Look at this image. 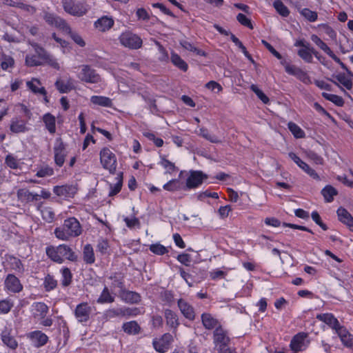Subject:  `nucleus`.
<instances>
[{
    "mask_svg": "<svg viewBox=\"0 0 353 353\" xmlns=\"http://www.w3.org/2000/svg\"><path fill=\"white\" fill-rule=\"evenodd\" d=\"M54 233L57 239L68 241L79 236L82 233V228L76 218L70 217L65 219L61 227L55 228Z\"/></svg>",
    "mask_w": 353,
    "mask_h": 353,
    "instance_id": "f257e3e1",
    "label": "nucleus"
},
{
    "mask_svg": "<svg viewBox=\"0 0 353 353\" xmlns=\"http://www.w3.org/2000/svg\"><path fill=\"white\" fill-rule=\"evenodd\" d=\"M46 254L49 258L57 263H62L63 259L71 261L77 260V256L72 250L67 245L62 244L57 247H48L46 248Z\"/></svg>",
    "mask_w": 353,
    "mask_h": 353,
    "instance_id": "f03ea898",
    "label": "nucleus"
},
{
    "mask_svg": "<svg viewBox=\"0 0 353 353\" xmlns=\"http://www.w3.org/2000/svg\"><path fill=\"white\" fill-rule=\"evenodd\" d=\"M184 176H185V185H184L185 190L196 188L208 178L205 174L199 170H190L189 172L181 170L179 173V178H183Z\"/></svg>",
    "mask_w": 353,
    "mask_h": 353,
    "instance_id": "7ed1b4c3",
    "label": "nucleus"
},
{
    "mask_svg": "<svg viewBox=\"0 0 353 353\" xmlns=\"http://www.w3.org/2000/svg\"><path fill=\"white\" fill-rule=\"evenodd\" d=\"M99 154L103 168L108 170L110 174H115L117 166L116 155L108 148H103Z\"/></svg>",
    "mask_w": 353,
    "mask_h": 353,
    "instance_id": "20e7f679",
    "label": "nucleus"
},
{
    "mask_svg": "<svg viewBox=\"0 0 353 353\" xmlns=\"http://www.w3.org/2000/svg\"><path fill=\"white\" fill-rule=\"evenodd\" d=\"M62 5L64 10L73 16L81 17L88 12L87 5L77 0H63Z\"/></svg>",
    "mask_w": 353,
    "mask_h": 353,
    "instance_id": "39448f33",
    "label": "nucleus"
},
{
    "mask_svg": "<svg viewBox=\"0 0 353 353\" xmlns=\"http://www.w3.org/2000/svg\"><path fill=\"white\" fill-rule=\"evenodd\" d=\"M119 41L121 46L132 50L139 49L143 44L141 38L130 31L122 32L119 37Z\"/></svg>",
    "mask_w": 353,
    "mask_h": 353,
    "instance_id": "423d86ee",
    "label": "nucleus"
},
{
    "mask_svg": "<svg viewBox=\"0 0 353 353\" xmlns=\"http://www.w3.org/2000/svg\"><path fill=\"white\" fill-rule=\"evenodd\" d=\"M78 78L86 83H97L101 81L100 75L88 65L81 66V70L78 74Z\"/></svg>",
    "mask_w": 353,
    "mask_h": 353,
    "instance_id": "0eeeda50",
    "label": "nucleus"
},
{
    "mask_svg": "<svg viewBox=\"0 0 353 353\" xmlns=\"http://www.w3.org/2000/svg\"><path fill=\"white\" fill-rule=\"evenodd\" d=\"M53 150L55 163L59 167H61L65 162V158L67 155V152L65 146L61 138L56 139Z\"/></svg>",
    "mask_w": 353,
    "mask_h": 353,
    "instance_id": "6e6552de",
    "label": "nucleus"
},
{
    "mask_svg": "<svg viewBox=\"0 0 353 353\" xmlns=\"http://www.w3.org/2000/svg\"><path fill=\"white\" fill-rule=\"evenodd\" d=\"M92 312V307L87 303L83 302L77 305L74 316L78 322L86 323L89 321Z\"/></svg>",
    "mask_w": 353,
    "mask_h": 353,
    "instance_id": "1a4fd4ad",
    "label": "nucleus"
},
{
    "mask_svg": "<svg viewBox=\"0 0 353 353\" xmlns=\"http://www.w3.org/2000/svg\"><path fill=\"white\" fill-rule=\"evenodd\" d=\"M5 290L9 293H19L22 291L23 285L19 279L14 274H8L4 281Z\"/></svg>",
    "mask_w": 353,
    "mask_h": 353,
    "instance_id": "9d476101",
    "label": "nucleus"
},
{
    "mask_svg": "<svg viewBox=\"0 0 353 353\" xmlns=\"http://www.w3.org/2000/svg\"><path fill=\"white\" fill-rule=\"evenodd\" d=\"M11 326H6L1 333V339L3 343L12 350L18 347V342L12 335Z\"/></svg>",
    "mask_w": 353,
    "mask_h": 353,
    "instance_id": "9b49d317",
    "label": "nucleus"
},
{
    "mask_svg": "<svg viewBox=\"0 0 353 353\" xmlns=\"http://www.w3.org/2000/svg\"><path fill=\"white\" fill-rule=\"evenodd\" d=\"M44 19L49 25L54 26L63 32L69 31V25L64 19L59 17H57L50 13H46Z\"/></svg>",
    "mask_w": 353,
    "mask_h": 353,
    "instance_id": "f8f14e48",
    "label": "nucleus"
},
{
    "mask_svg": "<svg viewBox=\"0 0 353 353\" xmlns=\"http://www.w3.org/2000/svg\"><path fill=\"white\" fill-rule=\"evenodd\" d=\"M289 157L303 171L314 179L319 180V176L314 170L311 168L306 163L303 161L295 153L290 152Z\"/></svg>",
    "mask_w": 353,
    "mask_h": 353,
    "instance_id": "ddd939ff",
    "label": "nucleus"
},
{
    "mask_svg": "<svg viewBox=\"0 0 353 353\" xmlns=\"http://www.w3.org/2000/svg\"><path fill=\"white\" fill-rule=\"evenodd\" d=\"M28 338L31 341L32 345L36 347L43 346L48 342V337L41 331H34L28 334Z\"/></svg>",
    "mask_w": 353,
    "mask_h": 353,
    "instance_id": "4468645a",
    "label": "nucleus"
},
{
    "mask_svg": "<svg viewBox=\"0 0 353 353\" xmlns=\"http://www.w3.org/2000/svg\"><path fill=\"white\" fill-rule=\"evenodd\" d=\"M26 85L33 93L43 95L44 97L45 102H48V99L46 96V90L44 87L41 86V83L39 79L33 78L30 81L26 82Z\"/></svg>",
    "mask_w": 353,
    "mask_h": 353,
    "instance_id": "2eb2a0df",
    "label": "nucleus"
},
{
    "mask_svg": "<svg viewBox=\"0 0 353 353\" xmlns=\"http://www.w3.org/2000/svg\"><path fill=\"white\" fill-rule=\"evenodd\" d=\"M181 314L188 319L192 321L195 318L194 307L185 300L180 299L177 302Z\"/></svg>",
    "mask_w": 353,
    "mask_h": 353,
    "instance_id": "dca6fc26",
    "label": "nucleus"
},
{
    "mask_svg": "<svg viewBox=\"0 0 353 353\" xmlns=\"http://www.w3.org/2000/svg\"><path fill=\"white\" fill-rule=\"evenodd\" d=\"M31 312L34 319L41 320L46 316L48 307L44 303L36 302L31 306Z\"/></svg>",
    "mask_w": 353,
    "mask_h": 353,
    "instance_id": "f3484780",
    "label": "nucleus"
},
{
    "mask_svg": "<svg viewBox=\"0 0 353 353\" xmlns=\"http://www.w3.org/2000/svg\"><path fill=\"white\" fill-rule=\"evenodd\" d=\"M172 336L170 334H165L161 339L154 341L153 345L155 350L161 353L167 352L169 349L170 343Z\"/></svg>",
    "mask_w": 353,
    "mask_h": 353,
    "instance_id": "a211bd4d",
    "label": "nucleus"
},
{
    "mask_svg": "<svg viewBox=\"0 0 353 353\" xmlns=\"http://www.w3.org/2000/svg\"><path fill=\"white\" fill-rule=\"evenodd\" d=\"M339 220L353 232V217L350 213L345 208L341 207L337 210Z\"/></svg>",
    "mask_w": 353,
    "mask_h": 353,
    "instance_id": "6ab92c4d",
    "label": "nucleus"
},
{
    "mask_svg": "<svg viewBox=\"0 0 353 353\" xmlns=\"http://www.w3.org/2000/svg\"><path fill=\"white\" fill-rule=\"evenodd\" d=\"M18 200L22 203H30L34 201L39 200L37 194L30 192L26 188L19 189L17 192Z\"/></svg>",
    "mask_w": 353,
    "mask_h": 353,
    "instance_id": "aec40b11",
    "label": "nucleus"
},
{
    "mask_svg": "<svg viewBox=\"0 0 353 353\" xmlns=\"http://www.w3.org/2000/svg\"><path fill=\"white\" fill-rule=\"evenodd\" d=\"M112 18L104 16L99 18L95 23V28L101 32H105L110 30L114 26Z\"/></svg>",
    "mask_w": 353,
    "mask_h": 353,
    "instance_id": "412c9836",
    "label": "nucleus"
},
{
    "mask_svg": "<svg viewBox=\"0 0 353 353\" xmlns=\"http://www.w3.org/2000/svg\"><path fill=\"white\" fill-rule=\"evenodd\" d=\"M119 296L127 303H138L141 301L139 294L132 291L122 290L120 292Z\"/></svg>",
    "mask_w": 353,
    "mask_h": 353,
    "instance_id": "4be33fe9",
    "label": "nucleus"
},
{
    "mask_svg": "<svg viewBox=\"0 0 353 353\" xmlns=\"http://www.w3.org/2000/svg\"><path fill=\"white\" fill-rule=\"evenodd\" d=\"M54 193L59 196L72 197L76 193V188L72 185L55 186Z\"/></svg>",
    "mask_w": 353,
    "mask_h": 353,
    "instance_id": "5701e85b",
    "label": "nucleus"
},
{
    "mask_svg": "<svg viewBox=\"0 0 353 353\" xmlns=\"http://www.w3.org/2000/svg\"><path fill=\"white\" fill-rule=\"evenodd\" d=\"M55 86L61 93H68L74 88L71 79L67 80L59 79L55 82Z\"/></svg>",
    "mask_w": 353,
    "mask_h": 353,
    "instance_id": "b1692460",
    "label": "nucleus"
},
{
    "mask_svg": "<svg viewBox=\"0 0 353 353\" xmlns=\"http://www.w3.org/2000/svg\"><path fill=\"white\" fill-rule=\"evenodd\" d=\"M305 337L306 334L304 333H299L295 335L290 342L291 349L294 352L302 350Z\"/></svg>",
    "mask_w": 353,
    "mask_h": 353,
    "instance_id": "393cba45",
    "label": "nucleus"
},
{
    "mask_svg": "<svg viewBox=\"0 0 353 353\" xmlns=\"http://www.w3.org/2000/svg\"><path fill=\"white\" fill-rule=\"evenodd\" d=\"M180 179L181 178L179 177V179L170 180L168 183L163 185V189L170 192L185 190V185L183 183L180 181Z\"/></svg>",
    "mask_w": 353,
    "mask_h": 353,
    "instance_id": "a878e982",
    "label": "nucleus"
},
{
    "mask_svg": "<svg viewBox=\"0 0 353 353\" xmlns=\"http://www.w3.org/2000/svg\"><path fill=\"white\" fill-rule=\"evenodd\" d=\"M214 340L215 343H220L223 346H225L228 343L229 338L226 336L225 332L221 326L216 327L214 332Z\"/></svg>",
    "mask_w": 353,
    "mask_h": 353,
    "instance_id": "bb28decb",
    "label": "nucleus"
},
{
    "mask_svg": "<svg viewBox=\"0 0 353 353\" xmlns=\"http://www.w3.org/2000/svg\"><path fill=\"white\" fill-rule=\"evenodd\" d=\"M170 60L172 64L179 70H182L183 72H186L188 70V63L174 51H172L171 52Z\"/></svg>",
    "mask_w": 353,
    "mask_h": 353,
    "instance_id": "cd10ccee",
    "label": "nucleus"
},
{
    "mask_svg": "<svg viewBox=\"0 0 353 353\" xmlns=\"http://www.w3.org/2000/svg\"><path fill=\"white\" fill-rule=\"evenodd\" d=\"M164 316L166 320L167 325L170 327L176 329L179 325V319L175 312L171 310H165Z\"/></svg>",
    "mask_w": 353,
    "mask_h": 353,
    "instance_id": "c85d7f7f",
    "label": "nucleus"
},
{
    "mask_svg": "<svg viewBox=\"0 0 353 353\" xmlns=\"http://www.w3.org/2000/svg\"><path fill=\"white\" fill-rule=\"evenodd\" d=\"M203 326L208 330L218 327L219 322L210 314L204 313L201 316Z\"/></svg>",
    "mask_w": 353,
    "mask_h": 353,
    "instance_id": "c756f323",
    "label": "nucleus"
},
{
    "mask_svg": "<svg viewBox=\"0 0 353 353\" xmlns=\"http://www.w3.org/2000/svg\"><path fill=\"white\" fill-rule=\"evenodd\" d=\"M43 121L46 129L50 134H54L56 132V119L50 113L43 115Z\"/></svg>",
    "mask_w": 353,
    "mask_h": 353,
    "instance_id": "7c9ffc66",
    "label": "nucleus"
},
{
    "mask_svg": "<svg viewBox=\"0 0 353 353\" xmlns=\"http://www.w3.org/2000/svg\"><path fill=\"white\" fill-rule=\"evenodd\" d=\"M38 209L40 210L43 220L48 223H52L54 219V212L50 207L40 205L38 206Z\"/></svg>",
    "mask_w": 353,
    "mask_h": 353,
    "instance_id": "2f4dec72",
    "label": "nucleus"
},
{
    "mask_svg": "<svg viewBox=\"0 0 353 353\" xmlns=\"http://www.w3.org/2000/svg\"><path fill=\"white\" fill-rule=\"evenodd\" d=\"M0 65L2 70H8L14 68V60L11 56L2 54L0 56Z\"/></svg>",
    "mask_w": 353,
    "mask_h": 353,
    "instance_id": "473e14b6",
    "label": "nucleus"
},
{
    "mask_svg": "<svg viewBox=\"0 0 353 353\" xmlns=\"http://www.w3.org/2000/svg\"><path fill=\"white\" fill-rule=\"evenodd\" d=\"M321 194L326 202L330 203L334 200V196L337 195V190L332 185H326L321 190Z\"/></svg>",
    "mask_w": 353,
    "mask_h": 353,
    "instance_id": "72a5a7b5",
    "label": "nucleus"
},
{
    "mask_svg": "<svg viewBox=\"0 0 353 353\" xmlns=\"http://www.w3.org/2000/svg\"><path fill=\"white\" fill-rule=\"evenodd\" d=\"M123 329L125 332L129 334H137L141 330L139 324L134 321L125 323L123 325Z\"/></svg>",
    "mask_w": 353,
    "mask_h": 353,
    "instance_id": "f704fd0d",
    "label": "nucleus"
},
{
    "mask_svg": "<svg viewBox=\"0 0 353 353\" xmlns=\"http://www.w3.org/2000/svg\"><path fill=\"white\" fill-rule=\"evenodd\" d=\"M10 130L14 133L25 132L26 130L25 122L17 119H12L10 124Z\"/></svg>",
    "mask_w": 353,
    "mask_h": 353,
    "instance_id": "c9c22d12",
    "label": "nucleus"
},
{
    "mask_svg": "<svg viewBox=\"0 0 353 353\" xmlns=\"http://www.w3.org/2000/svg\"><path fill=\"white\" fill-rule=\"evenodd\" d=\"M92 103L103 107H110L112 101L110 98L103 96H92L90 99Z\"/></svg>",
    "mask_w": 353,
    "mask_h": 353,
    "instance_id": "e433bc0d",
    "label": "nucleus"
},
{
    "mask_svg": "<svg viewBox=\"0 0 353 353\" xmlns=\"http://www.w3.org/2000/svg\"><path fill=\"white\" fill-rule=\"evenodd\" d=\"M159 164L166 170L165 173L172 174L178 170L174 163L165 159V157H161Z\"/></svg>",
    "mask_w": 353,
    "mask_h": 353,
    "instance_id": "4c0bfd02",
    "label": "nucleus"
},
{
    "mask_svg": "<svg viewBox=\"0 0 353 353\" xmlns=\"http://www.w3.org/2000/svg\"><path fill=\"white\" fill-rule=\"evenodd\" d=\"M117 183L112 185H110V191L109 192V196H112L121 191L122 183H123V172H119L117 176Z\"/></svg>",
    "mask_w": 353,
    "mask_h": 353,
    "instance_id": "58836bf2",
    "label": "nucleus"
},
{
    "mask_svg": "<svg viewBox=\"0 0 353 353\" xmlns=\"http://www.w3.org/2000/svg\"><path fill=\"white\" fill-rule=\"evenodd\" d=\"M313 52L314 49L309 46H306V48H301L300 50H299L298 54L305 61L310 63L312 62L313 59L312 55V53Z\"/></svg>",
    "mask_w": 353,
    "mask_h": 353,
    "instance_id": "ea45409f",
    "label": "nucleus"
},
{
    "mask_svg": "<svg viewBox=\"0 0 353 353\" xmlns=\"http://www.w3.org/2000/svg\"><path fill=\"white\" fill-rule=\"evenodd\" d=\"M180 45L184 49H185L188 51H190V52H193L197 55L203 56V57L206 56V54L204 51H203L200 49H198L196 47H195L193 44H192L191 43H190L188 41H185V40L181 41Z\"/></svg>",
    "mask_w": 353,
    "mask_h": 353,
    "instance_id": "a19ab883",
    "label": "nucleus"
},
{
    "mask_svg": "<svg viewBox=\"0 0 353 353\" xmlns=\"http://www.w3.org/2000/svg\"><path fill=\"white\" fill-rule=\"evenodd\" d=\"M312 41L317 45L322 50H323L327 55L330 56L333 52L327 46V45L317 35L312 34L311 36Z\"/></svg>",
    "mask_w": 353,
    "mask_h": 353,
    "instance_id": "79ce46f5",
    "label": "nucleus"
},
{
    "mask_svg": "<svg viewBox=\"0 0 353 353\" xmlns=\"http://www.w3.org/2000/svg\"><path fill=\"white\" fill-rule=\"evenodd\" d=\"M63 32L69 34L74 42L80 47H84L85 46V41L82 37L78 32L72 31L70 26L69 31H64Z\"/></svg>",
    "mask_w": 353,
    "mask_h": 353,
    "instance_id": "37998d69",
    "label": "nucleus"
},
{
    "mask_svg": "<svg viewBox=\"0 0 353 353\" xmlns=\"http://www.w3.org/2000/svg\"><path fill=\"white\" fill-rule=\"evenodd\" d=\"M199 134L203 137L204 139H205L206 140L210 141L211 143H219L221 142V141L219 139L218 137H216L214 134H211L208 130V129L205 128H201L199 130Z\"/></svg>",
    "mask_w": 353,
    "mask_h": 353,
    "instance_id": "c03bdc74",
    "label": "nucleus"
},
{
    "mask_svg": "<svg viewBox=\"0 0 353 353\" xmlns=\"http://www.w3.org/2000/svg\"><path fill=\"white\" fill-rule=\"evenodd\" d=\"M83 259L84 261L89 264L93 263L94 262V252L92 246L90 245H86L83 249Z\"/></svg>",
    "mask_w": 353,
    "mask_h": 353,
    "instance_id": "a18cd8bd",
    "label": "nucleus"
},
{
    "mask_svg": "<svg viewBox=\"0 0 353 353\" xmlns=\"http://www.w3.org/2000/svg\"><path fill=\"white\" fill-rule=\"evenodd\" d=\"M317 319L333 327L338 325L337 319L331 314H319L317 316Z\"/></svg>",
    "mask_w": 353,
    "mask_h": 353,
    "instance_id": "49530a36",
    "label": "nucleus"
},
{
    "mask_svg": "<svg viewBox=\"0 0 353 353\" xmlns=\"http://www.w3.org/2000/svg\"><path fill=\"white\" fill-rule=\"evenodd\" d=\"M14 306L11 299H3L0 301V314H8Z\"/></svg>",
    "mask_w": 353,
    "mask_h": 353,
    "instance_id": "de8ad7c7",
    "label": "nucleus"
},
{
    "mask_svg": "<svg viewBox=\"0 0 353 353\" xmlns=\"http://www.w3.org/2000/svg\"><path fill=\"white\" fill-rule=\"evenodd\" d=\"M322 96L325 99H327L330 101H332V103H334L335 105H336L338 106H343L344 104V101H343V98L340 96L333 94H329L327 92H323Z\"/></svg>",
    "mask_w": 353,
    "mask_h": 353,
    "instance_id": "09e8293b",
    "label": "nucleus"
},
{
    "mask_svg": "<svg viewBox=\"0 0 353 353\" xmlns=\"http://www.w3.org/2000/svg\"><path fill=\"white\" fill-rule=\"evenodd\" d=\"M114 299L109 292V290L107 287H105L103 290L102 291L100 296L97 299L98 303H112L114 302Z\"/></svg>",
    "mask_w": 353,
    "mask_h": 353,
    "instance_id": "8fccbe9b",
    "label": "nucleus"
},
{
    "mask_svg": "<svg viewBox=\"0 0 353 353\" xmlns=\"http://www.w3.org/2000/svg\"><path fill=\"white\" fill-rule=\"evenodd\" d=\"M6 3L10 6L19 8L26 10L28 12L34 11V9L33 7H32L29 5L25 4L20 1H16L14 0H6Z\"/></svg>",
    "mask_w": 353,
    "mask_h": 353,
    "instance_id": "3c124183",
    "label": "nucleus"
},
{
    "mask_svg": "<svg viewBox=\"0 0 353 353\" xmlns=\"http://www.w3.org/2000/svg\"><path fill=\"white\" fill-rule=\"evenodd\" d=\"M8 263L11 267V268L16 272H23L24 270L23 265H22L21 261L14 256H10L8 259Z\"/></svg>",
    "mask_w": 353,
    "mask_h": 353,
    "instance_id": "603ef678",
    "label": "nucleus"
},
{
    "mask_svg": "<svg viewBox=\"0 0 353 353\" xmlns=\"http://www.w3.org/2000/svg\"><path fill=\"white\" fill-rule=\"evenodd\" d=\"M123 316H135L143 313L142 308L138 307H122Z\"/></svg>",
    "mask_w": 353,
    "mask_h": 353,
    "instance_id": "864d4df0",
    "label": "nucleus"
},
{
    "mask_svg": "<svg viewBox=\"0 0 353 353\" xmlns=\"http://www.w3.org/2000/svg\"><path fill=\"white\" fill-rule=\"evenodd\" d=\"M43 61L37 55H26V64L28 66H37L40 65L43 63Z\"/></svg>",
    "mask_w": 353,
    "mask_h": 353,
    "instance_id": "5fc2aeb1",
    "label": "nucleus"
},
{
    "mask_svg": "<svg viewBox=\"0 0 353 353\" xmlns=\"http://www.w3.org/2000/svg\"><path fill=\"white\" fill-rule=\"evenodd\" d=\"M334 78L339 83L343 85L347 90L352 89V82L344 74H339Z\"/></svg>",
    "mask_w": 353,
    "mask_h": 353,
    "instance_id": "6e6d98bb",
    "label": "nucleus"
},
{
    "mask_svg": "<svg viewBox=\"0 0 353 353\" xmlns=\"http://www.w3.org/2000/svg\"><path fill=\"white\" fill-rule=\"evenodd\" d=\"M288 128L296 138H303L305 136V133L301 128L293 122L288 123Z\"/></svg>",
    "mask_w": 353,
    "mask_h": 353,
    "instance_id": "4d7b16f0",
    "label": "nucleus"
},
{
    "mask_svg": "<svg viewBox=\"0 0 353 353\" xmlns=\"http://www.w3.org/2000/svg\"><path fill=\"white\" fill-rule=\"evenodd\" d=\"M274 7L276 10L283 17H287L290 12L288 8L280 0H276L274 2Z\"/></svg>",
    "mask_w": 353,
    "mask_h": 353,
    "instance_id": "13d9d810",
    "label": "nucleus"
},
{
    "mask_svg": "<svg viewBox=\"0 0 353 353\" xmlns=\"http://www.w3.org/2000/svg\"><path fill=\"white\" fill-rule=\"evenodd\" d=\"M61 284L65 287L68 286L71 283L72 277L70 270L67 268H63L61 271Z\"/></svg>",
    "mask_w": 353,
    "mask_h": 353,
    "instance_id": "bf43d9fd",
    "label": "nucleus"
},
{
    "mask_svg": "<svg viewBox=\"0 0 353 353\" xmlns=\"http://www.w3.org/2000/svg\"><path fill=\"white\" fill-rule=\"evenodd\" d=\"M339 335L345 345L349 347L352 345L351 336L345 329H339Z\"/></svg>",
    "mask_w": 353,
    "mask_h": 353,
    "instance_id": "052dcab7",
    "label": "nucleus"
},
{
    "mask_svg": "<svg viewBox=\"0 0 353 353\" xmlns=\"http://www.w3.org/2000/svg\"><path fill=\"white\" fill-rule=\"evenodd\" d=\"M301 14L310 22H314L317 19V13L310 10L308 8H303L300 11Z\"/></svg>",
    "mask_w": 353,
    "mask_h": 353,
    "instance_id": "680f3d73",
    "label": "nucleus"
},
{
    "mask_svg": "<svg viewBox=\"0 0 353 353\" xmlns=\"http://www.w3.org/2000/svg\"><path fill=\"white\" fill-rule=\"evenodd\" d=\"M281 63L284 65L285 70L288 74L294 75L295 77L296 75L301 74V69H300L299 68L293 65H290L283 61L281 62Z\"/></svg>",
    "mask_w": 353,
    "mask_h": 353,
    "instance_id": "e2e57ef3",
    "label": "nucleus"
},
{
    "mask_svg": "<svg viewBox=\"0 0 353 353\" xmlns=\"http://www.w3.org/2000/svg\"><path fill=\"white\" fill-rule=\"evenodd\" d=\"M6 165L12 169H17L19 168V161L14 156L8 154L6 157Z\"/></svg>",
    "mask_w": 353,
    "mask_h": 353,
    "instance_id": "0e129e2a",
    "label": "nucleus"
},
{
    "mask_svg": "<svg viewBox=\"0 0 353 353\" xmlns=\"http://www.w3.org/2000/svg\"><path fill=\"white\" fill-rule=\"evenodd\" d=\"M250 89L256 94V96L265 103L269 102V98L260 90L256 85L252 84Z\"/></svg>",
    "mask_w": 353,
    "mask_h": 353,
    "instance_id": "69168bd1",
    "label": "nucleus"
},
{
    "mask_svg": "<svg viewBox=\"0 0 353 353\" xmlns=\"http://www.w3.org/2000/svg\"><path fill=\"white\" fill-rule=\"evenodd\" d=\"M150 250L153 253L159 255H163L165 253L168 252L167 248L165 246L159 243L151 245L150 247Z\"/></svg>",
    "mask_w": 353,
    "mask_h": 353,
    "instance_id": "338daca9",
    "label": "nucleus"
},
{
    "mask_svg": "<svg viewBox=\"0 0 353 353\" xmlns=\"http://www.w3.org/2000/svg\"><path fill=\"white\" fill-rule=\"evenodd\" d=\"M236 19L241 25L246 26L250 29H253V26L251 23L250 19H248L245 14L239 13L236 16Z\"/></svg>",
    "mask_w": 353,
    "mask_h": 353,
    "instance_id": "774afa93",
    "label": "nucleus"
}]
</instances>
